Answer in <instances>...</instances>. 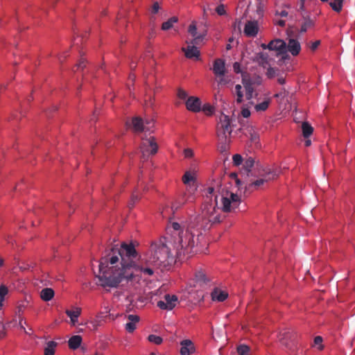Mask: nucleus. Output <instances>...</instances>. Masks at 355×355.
<instances>
[{
	"instance_id": "nucleus-1",
	"label": "nucleus",
	"mask_w": 355,
	"mask_h": 355,
	"mask_svg": "<svg viewBox=\"0 0 355 355\" xmlns=\"http://www.w3.org/2000/svg\"><path fill=\"white\" fill-rule=\"evenodd\" d=\"M218 193L221 196L223 211L229 212L238 207L239 197L226 191L220 180H214L205 190V200L200 212L190 218L187 230L180 231L181 226L178 223H172L174 230V248L176 250L177 257L180 259H187L198 252L193 230H196L199 236L202 234V231L208 230L213 224L220 222V209L217 202Z\"/></svg>"
},
{
	"instance_id": "nucleus-2",
	"label": "nucleus",
	"mask_w": 355,
	"mask_h": 355,
	"mask_svg": "<svg viewBox=\"0 0 355 355\" xmlns=\"http://www.w3.org/2000/svg\"><path fill=\"white\" fill-rule=\"evenodd\" d=\"M141 259L132 243L123 242L120 248H112L100 261L97 284L114 288L125 281L127 286L132 288L134 291H138L141 275H153V268L145 266Z\"/></svg>"
},
{
	"instance_id": "nucleus-3",
	"label": "nucleus",
	"mask_w": 355,
	"mask_h": 355,
	"mask_svg": "<svg viewBox=\"0 0 355 355\" xmlns=\"http://www.w3.org/2000/svg\"><path fill=\"white\" fill-rule=\"evenodd\" d=\"M151 254L149 257H144L141 261H144L145 266H150L153 268H160L165 269L175 263L176 259H180L177 255L174 256L167 245L164 243H154L150 248Z\"/></svg>"
},
{
	"instance_id": "nucleus-4",
	"label": "nucleus",
	"mask_w": 355,
	"mask_h": 355,
	"mask_svg": "<svg viewBox=\"0 0 355 355\" xmlns=\"http://www.w3.org/2000/svg\"><path fill=\"white\" fill-rule=\"evenodd\" d=\"M279 341L288 350L294 352L297 348V334L292 329H284L278 335Z\"/></svg>"
},
{
	"instance_id": "nucleus-5",
	"label": "nucleus",
	"mask_w": 355,
	"mask_h": 355,
	"mask_svg": "<svg viewBox=\"0 0 355 355\" xmlns=\"http://www.w3.org/2000/svg\"><path fill=\"white\" fill-rule=\"evenodd\" d=\"M232 132L231 119L227 115L221 114L217 125V136L219 140L224 144L227 143V136Z\"/></svg>"
},
{
	"instance_id": "nucleus-6",
	"label": "nucleus",
	"mask_w": 355,
	"mask_h": 355,
	"mask_svg": "<svg viewBox=\"0 0 355 355\" xmlns=\"http://www.w3.org/2000/svg\"><path fill=\"white\" fill-rule=\"evenodd\" d=\"M141 152L144 158H147L150 155L156 154L158 150V145L156 142L155 138L149 135L141 139Z\"/></svg>"
},
{
	"instance_id": "nucleus-7",
	"label": "nucleus",
	"mask_w": 355,
	"mask_h": 355,
	"mask_svg": "<svg viewBox=\"0 0 355 355\" xmlns=\"http://www.w3.org/2000/svg\"><path fill=\"white\" fill-rule=\"evenodd\" d=\"M197 190V184L196 182H192L191 184H187V192L189 193V196L187 198H185V196L187 193L182 197V199L180 201H177L173 204L171 206V210L175 212L178 210L182 205H184L187 200H193V198L192 196L194 194L195 191Z\"/></svg>"
},
{
	"instance_id": "nucleus-8",
	"label": "nucleus",
	"mask_w": 355,
	"mask_h": 355,
	"mask_svg": "<svg viewBox=\"0 0 355 355\" xmlns=\"http://www.w3.org/2000/svg\"><path fill=\"white\" fill-rule=\"evenodd\" d=\"M178 302V297L175 295L166 294L164 296V300L157 302V306L163 310H172Z\"/></svg>"
},
{
	"instance_id": "nucleus-9",
	"label": "nucleus",
	"mask_w": 355,
	"mask_h": 355,
	"mask_svg": "<svg viewBox=\"0 0 355 355\" xmlns=\"http://www.w3.org/2000/svg\"><path fill=\"white\" fill-rule=\"evenodd\" d=\"M268 49L270 51H278V53L283 55L286 53V42L280 39H276L270 41L268 44Z\"/></svg>"
},
{
	"instance_id": "nucleus-10",
	"label": "nucleus",
	"mask_w": 355,
	"mask_h": 355,
	"mask_svg": "<svg viewBox=\"0 0 355 355\" xmlns=\"http://www.w3.org/2000/svg\"><path fill=\"white\" fill-rule=\"evenodd\" d=\"M278 176V172L276 171H272L270 169H267L265 171V173L262 175V178L259 180L254 181L252 183V186H254L255 187H259L263 185L265 182L273 180Z\"/></svg>"
},
{
	"instance_id": "nucleus-11",
	"label": "nucleus",
	"mask_w": 355,
	"mask_h": 355,
	"mask_svg": "<svg viewBox=\"0 0 355 355\" xmlns=\"http://www.w3.org/2000/svg\"><path fill=\"white\" fill-rule=\"evenodd\" d=\"M180 353L181 355H191L196 352V347L193 343L189 339H185L180 342Z\"/></svg>"
},
{
	"instance_id": "nucleus-12",
	"label": "nucleus",
	"mask_w": 355,
	"mask_h": 355,
	"mask_svg": "<svg viewBox=\"0 0 355 355\" xmlns=\"http://www.w3.org/2000/svg\"><path fill=\"white\" fill-rule=\"evenodd\" d=\"M216 76L225 75L226 67L225 60L217 58L214 61L213 67L211 69Z\"/></svg>"
},
{
	"instance_id": "nucleus-13",
	"label": "nucleus",
	"mask_w": 355,
	"mask_h": 355,
	"mask_svg": "<svg viewBox=\"0 0 355 355\" xmlns=\"http://www.w3.org/2000/svg\"><path fill=\"white\" fill-rule=\"evenodd\" d=\"M259 31L258 23L257 21H248L244 28V33L248 37H255Z\"/></svg>"
},
{
	"instance_id": "nucleus-14",
	"label": "nucleus",
	"mask_w": 355,
	"mask_h": 355,
	"mask_svg": "<svg viewBox=\"0 0 355 355\" xmlns=\"http://www.w3.org/2000/svg\"><path fill=\"white\" fill-rule=\"evenodd\" d=\"M301 50L300 42L295 39L291 38L286 43V52H290L293 56L297 55Z\"/></svg>"
},
{
	"instance_id": "nucleus-15",
	"label": "nucleus",
	"mask_w": 355,
	"mask_h": 355,
	"mask_svg": "<svg viewBox=\"0 0 355 355\" xmlns=\"http://www.w3.org/2000/svg\"><path fill=\"white\" fill-rule=\"evenodd\" d=\"M186 106L189 111L198 112L200 110V100L197 97L191 96L186 101Z\"/></svg>"
},
{
	"instance_id": "nucleus-16",
	"label": "nucleus",
	"mask_w": 355,
	"mask_h": 355,
	"mask_svg": "<svg viewBox=\"0 0 355 355\" xmlns=\"http://www.w3.org/2000/svg\"><path fill=\"white\" fill-rule=\"evenodd\" d=\"M188 32L193 37V40L191 42V44H199L205 36L204 34L197 35V28L195 22H192L189 25Z\"/></svg>"
},
{
	"instance_id": "nucleus-17",
	"label": "nucleus",
	"mask_w": 355,
	"mask_h": 355,
	"mask_svg": "<svg viewBox=\"0 0 355 355\" xmlns=\"http://www.w3.org/2000/svg\"><path fill=\"white\" fill-rule=\"evenodd\" d=\"M254 61L257 62L260 66L266 68L270 66V58L267 53L259 52L257 53L254 58Z\"/></svg>"
},
{
	"instance_id": "nucleus-18",
	"label": "nucleus",
	"mask_w": 355,
	"mask_h": 355,
	"mask_svg": "<svg viewBox=\"0 0 355 355\" xmlns=\"http://www.w3.org/2000/svg\"><path fill=\"white\" fill-rule=\"evenodd\" d=\"M195 44L189 45L187 48H182V51L185 53V56L187 58H198L200 56V51Z\"/></svg>"
},
{
	"instance_id": "nucleus-19",
	"label": "nucleus",
	"mask_w": 355,
	"mask_h": 355,
	"mask_svg": "<svg viewBox=\"0 0 355 355\" xmlns=\"http://www.w3.org/2000/svg\"><path fill=\"white\" fill-rule=\"evenodd\" d=\"M242 83L245 90V96L247 100L250 101L253 98V94L254 92V88L253 87V83L250 80L243 79Z\"/></svg>"
},
{
	"instance_id": "nucleus-20",
	"label": "nucleus",
	"mask_w": 355,
	"mask_h": 355,
	"mask_svg": "<svg viewBox=\"0 0 355 355\" xmlns=\"http://www.w3.org/2000/svg\"><path fill=\"white\" fill-rule=\"evenodd\" d=\"M128 319L129 322L125 324V330L132 333L136 329V324L139 321V317L137 315H128Z\"/></svg>"
},
{
	"instance_id": "nucleus-21",
	"label": "nucleus",
	"mask_w": 355,
	"mask_h": 355,
	"mask_svg": "<svg viewBox=\"0 0 355 355\" xmlns=\"http://www.w3.org/2000/svg\"><path fill=\"white\" fill-rule=\"evenodd\" d=\"M211 296L214 301L223 302L227 298L228 294L219 288H215L211 292Z\"/></svg>"
},
{
	"instance_id": "nucleus-22",
	"label": "nucleus",
	"mask_w": 355,
	"mask_h": 355,
	"mask_svg": "<svg viewBox=\"0 0 355 355\" xmlns=\"http://www.w3.org/2000/svg\"><path fill=\"white\" fill-rule=\"evenodd\" d=\"M132 123L134 130L137 132L150 131V128L144 127V123L140 117H134Z\"/></svg>"
},
{
	"instance_id": "nucleus-23",
	"label": "nucleus",
	"mask_w": 355,
	"mask_h": 355,
	"mask_svg": "<svg viewBox=\"0 0 355 355\" xmlns=\"http://www.w3.org/2000/svg\"><path fill=\"white\" fill-rule=\"evenodd\" d=\"M65 313L70 318L71 323L72 325H76L78 322V318L81 314V309L76 307L73 310H66Z\"/></svg>"
},
{
	"instance_id": "nucleus-24",
	"label": "nucleus",
	"mask_w": 355,
	"mask_h": 355,
	"mask_svg": "<svg viewBox=\"0 0 355 355\" xmlns=\"http://www.w3.org/2000/svg\"><path fill=\"white\" fill-rule=\"evenodd\" d=\"M304 21L302 24L300 32L305 33L309 28H312L314 26V21L309 17L308 15L303 16Z\"/></svg>"
},
{
	"instance_id": "nucleus-25",
	"label": "nucleus",
	"mask_w": 355,
	"mask_h": 355,
	"mask_svg": "<svg viewBox=\"0 0 355 355\" xmlns=\"http://www.w3.org/2000/svg\"><path fill=\"white\" fill-rule=\"evenodd\" d=\"M54 291L51 288H43L40 292V297L45 302L50 301L54 297Z\"/></svg>"
},
{
	"instance_id": "nucleus-26",
	"label": "nucleus",
	"mask_w": 355,
	"mask_h": 355,
	"mask_svg": "<svg viewBox=\"0 0 355 355\" xmlns=\"http://www.w3.org/2000/svg\"><path fill=\"white\" fill-rule=\"evenodd\" d=\"M82 343V338L80 336H73L68 341L69 347L71 349H78Z\"/></svg>"
},
{
	"instance_id": "nucleus-27",
	"label": "nucleus",
	"mask_w": 355,
	"mask_h": 355,
	"mask_svg": "<svg viewBox=\"0 0 355 355\" xmlns=\"http://www.w3.org/2000/svg\"><path fill=\"white\" fill-rule=\"evenodd\" d=\"M302 131L304 137L309 138L313 133V127L306 121H304L302 124Z\"/></svg>"
},
{
	"instance_id": "nucleus-28",
	"label": "nucleus",
	"mask_w": 355,
	"mask_h": 355,
	"mask_svg": "<svg viewBox=\"0 0 355 355\" xmlns=\"http://www.w3.org/2000/svg\"><path fill=\"white\" fill-rule=\"evenodd\" d=\"M270 103H271L270 98H267L263 102L255 105L254 109L257 112H264L268 108Z\"/></svg>"
},
{
	"instance_id": "nucleus-29",
	"label": "nucleus",
	"mask_w": 355,
	"mask_h": 355,
	"mask_svg": "<svg viewBox=\"0 0 355 355\" xmlns=\"http://www.w3.org/2000/svg\"><path fill=\"white\" fill-rule=\"evenodd\" d=\"M195 278L196 282L198 283L200 286L205 284L208 282L206 274L202 270L196 272Z\"/></svg>"
},
{
	"instance_id": "nucleus-30",
	"label": "nucleus",
	"mask_w": 355,
	"mask_h": 355,
	"mask_svg": "<svg viewBox=\"0 0 355 355\" xmlns=\"http://www.w3.org/2000/svg\"><path fill=\"white\" fill-rule=\"evenodd\" d=\"M57 345L55 341H49L44 348V355H54Z\"/></svg>"
},
{
	"instance_id": "nucleus-31",
	"label": "nucleus",
	"mask_w": 355,
	"mask_h": 355,
	"mask_svg": "<svg viewBox=\"0 0 355 355\" xmlns=\"http://www.w3.org/2000/svg\"><path fill=\"white\" fill-rule=\"evenodd\" d=\"M235 94L236 96V102L238 104H241L243 101V91L241 85H236L235 86Z\"/></svg>"
},
{
	"instance_id": "nucleus-32",
	"label": "nucleus",
	"mask_w": 355,
	"mask_h": 355,
	"mask_svg": "<svg viewBox=\"0 0 355 355\" xmlns=\"http://www.w3.org/2000/svg\"><path fill=\"white\" fill-rule=\"evenodd\" d=\"M178 18L177 17H172L166 21L164 22L162 25V29L163 31H168L171 29L173 24L178 22Z\"/></svg>"
},
{
	"instance_id": "nucleus-33",
	"label": "nucleus",
	"mask_w": 355,
	"mask_h": 355,
	"mask_svg": "<svg viewBox=\"0 0 355 355\" xmlns=\"http://www.w3.org/2000/svg\"><path fill=\"white\" fill-rule=\"evenodd\" d=\"M255 163L254 159L252 157H247L243 164V168L246 171L247 174L250 172L252 168L254 166Z\"/></svg>"
},
{
	"instance_id": "nucleus-34",
	"label": "nucleus",
	"mask_w": 355,
	"mask_h": 355,
	"mask_svg": "<svg viewBox=\"0 0 355 355\" xmlns=\"http://www.w3.org/2000/svg\"><path fill=\"white\" fill-rule=\"evenodd\" d=\"M344 0H334L329 3V6L336 12H340L343 8Z\"/></svg>"
},
{
	"instance_id": "nucleus-35",
	"label": "nucleus",
	"mask_w": 355,
	"mask_h": 355,
	"mask_svg": "<svg viewBox=\"0 0 355 355\" xmlns=\"http://www.w3.org/2000/svg\"><path fill=\"white\" fill-rule=\"evenodd\" d=\"M236 351L239 355H250V347L245 344L237 346Z\"/></svg>"
},
{
	"instance_id": "nucleus-36",
	"label": "nucleus",
	"mask_w": 355,
	"mask_h": 355,
	"mask_svg": "<svg viewBox=\"0 0 355 355\" xmlns=\"http://www.w3.org/2000/svg\"><path fill=\"white\" fill-rule=\"evenodd\" d=\"M216 80L217 82V86L218 89L220 87L228 84L230 81L228 77H226L225 75L216 76Z\"/></svg>"
},
{
	"instance_id": "nucleus-37",
	"label": "nucleus",
	"mask_w": 355,
	"mask_h": 355,
	"mask_svg": "<svg viewBox=\"0 0 355 355\" xmlns=\"http://www.w3.org/2000/svg\"><path fill=\"white\" fill-rule=\"evenodd\" d=\"M182 182L187 185L192 182H196L194 176L189 171H187L182 176Z\"/></svg>"
},
{
	"instance_id": "nucleus-38",
	"label": "nucleus",
	"mask_w": 355,
	"mask_h": 355,
	"mask_svg": "<svg viewBox=\"0 0 355 355\" xmlns=\"http://www.w3.org/2000/svg\"><path fill=\"white\" fill-rule=\"evenodd\" d=\"M148 340L156 345H160L163 342V339L162 337L154 334L149 335L148 337Z\"/></svg>"
},
{
	"instance_id": "nucleus-39",
	"label": "nucleus",
	"mask_w": 355,
	"mask_h": 355,
	"mask_svg": "<svg viewBox=\"0 0 355 355\" xmlns=\"http://www.w3.org/2000/svg\"><path fill=\"white\" fill-rule=\"evenodd\" d=\"M140 199V197L139 196V194L136 192V191H134L131 196V199H130V201L129 202V208L130 209H132L135 204L139 201V200Z\"/></svg>"
},
{
	"instance_id": "nucleus-40",
	"label": "nucleus",
	"mask_w": 355,
	"mask_h": 355,
	"mask_svg": "<svg viewBox=\"0 0 355 355\" xmlns=\"http://www.w3.org/2000/svg\"><path fill=\"white\" fill-rule=\"evenodd\" d=\"M8 289L5 285L0 286V309L2 306V302L3 301L5 295L8 293Z\"/></svg>"
},
{
	"instance_id": "nucleus-41",
	"label": "nucleus",
	"mask_w": 355,
	"mask_h": 355,
	"mask_svg": "<svg viewBox=\"0 0 355 355\" xmlns=\"http://www.w3.org/2000/svg\"><path fill=\"white\" fill-rule=\"evenodd\" d=\"M277 71H278L277 69L269 67L266 72V76L269 78H272L277 75Z\"/></svg>"
},
{
	"instance_id": "nucleus-42",
	"label": "nucleus",
	"mask_w": 355,
	"mask_h": 355,
	"mask_svg": "<svg viewBox=\"0 0 355 355\" xmlns=\"http://www.w3.org/2000/svg\"><path fill=\"white\" fill-rule=\"evenodd\" d=\"M322 338L320 336H315L314 338V344L318 345V348L319 350H322L324 346L322 345Z\"/></svg>"
},
{
	"instance_id": "nucleus-43",
	"label": "nucleus",
	"mask_w": 355,
	"mask_h": 355,
	"mask_svg": "<svg viewBox=\"0 0 355 355\" xmlns=\"http://www.w3.org/2000/svg\"><path fill=\"white\" fill-rule=\"evenodd\" d=\"M233 162L235 165L239 166L243 162V158L241 155L239 154H236L233 156Z\"/></svg>"
},
{
	"instance_id": "nucleus-44",
	"label": "nucleus",
	"mask_w": 355,
	"mask_h": 355,
	"mask_svg": "<svg viewBox=\"0 0 355 355\" xmlns=\"http://www.w3.org/2000/svg\"><path fill=\"white\" fill-rule=\"evenodd\" d=\"M216 12L219 15H224L226 13L224 5L223 4H220L219 6H218L216 7Z\"/></svg>"
},
{
	"instance_id": "nucleus-45",
	"label": "nucleus",
	"mask_w": 355,
	"mask_h": 355,
	"mask_svg": "<svg viewBox=\"0 0 355 355\" xmlns=\"http://www.w3.org/2000/svg\"><path fill=\"white\" fill-rule=\"evenodd\" d=\"M178 98H180L181 99H185L187 98L188 94L184 90L180 88L178 90Z\"/></svg>"
},
{
	"instance_id": "nucleus-46",
	"label": "nucleus",
	"mask_w": 355,
	"mask_h": 355,
	"mask_svg": "<svg viewBox=\"0 0 355 355\" xmlns=\"http://www.w3.org/2000/svg\"><path fill=\"white\" fill-rule=\"evenodd\" d=\"M213 107L209 105V104H206V105H204L203 107H202V110L205 112H207L209 114H212L213 112Z\"/></svg>"
},
{
	"instance_id": "nucleus-47",
	"label": "nucleus",
	"mask_w": 355,
	"mask_h": 355,
	"mask_svg": "<svg viewBox=\"0 0 355 355\" xmlns=\"http://www.w3.org/2000/svg\"><path fill=\"white\" fill-rule=\"evenodd\" d=\"M159 10V6L157 2H155L152 6L151 12L153 14L157 13Z\"/></svg>"
},
{
	"instance_id": "nucleus-48",
	"label": "nucleus",
	"mask_w": 355,
	"mask_h": 355,
	"mask_svg": "<svg viewBox=\"0 0 355 355\" xmlns=\"http://www.w3.org/2000/svg\"><path fill=\"white\" fill-rule=\"evenodd\" d=\"M241 114L244 118H248L250 116V111L248 108H243Z\"/></svg>"
},
{
	"instance_id": "nucleus-49",
	"label": "nucleus",
	"mask_w": 355,
	"mask_h": 355,
	"mask_svg": "<svg viewBox=\"0 0 355 355\" xmlns=\"http://www.w3.org/2000/svg\"><path fill=\"white\" fill-rule=\"evenodd\" d=\"M5 326L2 322L0 321V338L5 336Z\"/></svg>"
},
{
	"instance_id": "nucleus-50",
	"label": "nucleus",
	"mask_w": 355,
	"mask_h": 355,
	"mask_svg": "<svg viewBox=\"0 0 355 355\" xmlns=\"http://www.w3.org/2000/svg\"><path fill=\"white\" fill-rule=\"evenodd\" d=\"M185 157H191L193 156V151L190 148H187L184 150Z\"/></svg>"
},
{
	"instance_id": "nucleus-51",
	"label": "nucleus",
	"mask_w": 355,
	"mask_h": 355,
	"mask_svg": "<svg viewBox=\"0 0 355 355\" xmlns=\"http://www.w3.org/2000/svg\"><path fill=\"white\" fill-rule=\"evenodd\" d=\"M320 40H317V41H315L314 42H313L311 44V45L310 46V49L312 50V51H315L318 47V46L320 45Z\"/></svg>"
},
{
	"instance_id": "nucleus-52",
	"label": "nucleus",
	"mask_w": 355,
	"mask_h": 355,
	"mask_svg": "<svg viewBox=\"0 0 355 355\" xmlns=\"http://www.w3.org/2000/svg\"><path fill=\"white\" fill-rule=\"evenodd\" d=\"M154 123L153 120H146L144 123V127H148L150 128V130L153 127Z\"/></svg>"
},
{
	"instance_id": "nucleus-53",
	"label": "nucleus",
	"mask_w": 355,
	"mask_h": 355,
	"mask_svg": "<svg viewBox=\"0 0 355 355\" xmlns=\"http://www.w3.org/2000/svg\"><path fill=\"white\" fill-rule=\"evenodd\" d=\"M85 67V61L83 58H81L76 67L78 69H83Z\"/></svg>"
},
{
	"instance_id": "nucleus-54",
	"label": "nucleus",
	"mask_w": 355,
	"mask_h": 355,
	"mask_svg": "<svg viewBox=\"0 0 355 355\" xmlns=\"http://www.w3.org/2000/svg\"><path fill=\"white\" fill-rule=\"evenodd\" d=\"M233 69H234V71L236 73H239L241 71H240V64L238 62H235L233 64Z\"/></svg>"
},
{
	"instance_id": "nucleus-55",
	"label": "nucleus",
	"mask_w": 355,
	"mask_h": 355,
	"mask_svg": "<svg viewBox=\"0 0 355 355\" xmlns=\"http://www.w3.org/2000/svg\"><path fill=\"white\" fill-rule=\"evenodd\" d=\"M277 82L280 85H284L285 83V78L284 77H279L277 78Z\"/></svg>"
},
{
	"instance_id": "nucleus-56",
	"label": "nucleus",
	"mask_w": 355,
	"mask_h": 355,
	"mask_svg": "<svg viewBox=\"0 0 355 355\" xmlns=\"http://www.w3.org/2000/svg\"><path fill=\"white\" fill-rule=\"evenodd\" d=\"M241 24V20L236 21L234 22V28H236V27H238V28H239V29H240Z\"/></svg>"
},
{
	"instance_id": "nucleus-57",
	"label": "nucleus",
	"mask_w": 355,
	"mask_h": 355,
	"mask_svg": "<svg viewBox=\"0 0 355 355\" xmlns=\"http://www.w3.org/2000/svg\"><path fill=\"white\" fill-rule=\"evenodd\" d=\"M279 15L281 17H286L288 16V12L286 10H282L280 12H279Z\"/></svg>"
},
{
	"instance_id": "nucleus-58",
	"label": "nucleus",
	"mask_w": 355,
	"mask_h": 355,
	"mask_svg": "<svg viewBox=\"0 0 355 355\" xmlns=\"http://www.w3.org/2000/svg\"><path fill=\"white\" fill-rule=\"evenodd\" d=\"M285 24H286V22H285V21H284V20H282V19H281V20H279V21H277V24H278L279 26H282V27L284 26H285Z\"/></svg>"
},
{
	"instance_id": "nucleus-59",
	"label": "nucleus",
	"mask_w": 355,
	"mask_h": 355,
	"mask_svg": "<svg viewBox=\"0 0 355 355\" xmlns=\"http://www.w3.org/2000/svg\"><path fill=\"white\" fill-rule=\"evenodd\" d=\"M311 140H310V139H306V140L305 141V146H309L311 145Z\"/></svg>"
},
{
	"instance_id": "nucleus-60",
	"label": "nucleus",
	"mask_w": 355,
	"mask_h": 355,
	"mask_svg": "<svg viewBox=\"0 0 355 355\" xmlns=\"http://www.w3.org/2000/svg\"><path fill=\"white\" fill-rule=\"evenodd\" d=\"M261 47L263 49H268V44H261Z\"/></svg>"
},
{
	"instance_id": "nucleus-61",
	"label": "nucleus",
	"mask_w": 355,
	"mask_h": 355,
	"mask_svg": "<svg viewBox=\"0 0 355 355\" xmlns=\"http://www.w3.org/2000/svg\"><path fill=\"white\" fill-rule=\"evenodd\" d=\"M274 96L275 98H279V97L282 96V93L280 92V93H278V94H275Z\"/></svg>"
},
{
	"instance_id": "nucleus-62",
	"label": "nucleus",
	"mask_w": 355,
	"mask_h": 355,
	"mask_svg": "<svg viewBox=\"0 0 355 355\" xmlns=\"http://www.w3.org/2000/svg\"><path fill=\"white\" fill-rule=\"evenodd\" d=\"M231 48H232V46H231V45L230 44H227V46H226L227 50H230Z\"/></svg>"
},
{
	"instance_id": "nucleus-63",
	"label": "nucleus",
	"mask_w": 355,
	"mask_h": 355,
	"mask_svg": "<svg viewBox=\"0 0 355 355\" xmlns=\"http://www.w3.org/2000/svg\"><path fill=\"white\" fill-rule=\"evenodd\" d=\"M236 184H237V185H239V184H240V183H241V182H240V180H239V179H236Z\"/></svg>"
},
{
	"instance_id": "nucleus-64",
	"label": "nucleus",
	"mask_w": 355,
	"mask_h": 355,
	"mask_svg": "<svg viewBox=\"0 0 355 355\" xmlns=\"http://www.w3.org/2000/svg\"><path fill=\"white\" fill-rule=\"evenodd\" d=\"M3 265V259L0 258V266Z\"/></svg>"
}]
</instances>
